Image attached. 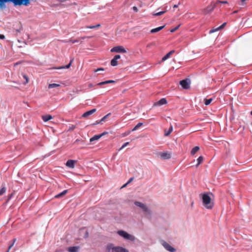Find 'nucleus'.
Instances as JSON below:
<instances>
[{
	"instance_id": "27",
	"label": "nucleus",
	"mask_w": 252,
	"mask_h": 252,
	"mask_svg": "<svg viewBox=\"0 0 252 252\" xmlns=\"http://www.w3.org/2000/svg\"><path fill=\"white\" fill-rule=\"evenodd\" d=\"M118 64L117 60L113 58L111 61V65L113 66H115Z\"/></svg>"
},
{
	"instance_id": "2",
	"label": "nucleus",
	"mask_w": 252,
	"mask_h": 252,
	"mask_svg": "<svg viewBox=\"0 0 252 252\" xmlns=\"http://www.w3.org/2000/svg\"><path fill=\"white\" fill-rule=\"evenodd\" d=\"M8 1L12 2L15 5L28 6L30 4L29 0H0V2H7Z\"/></svg>"
},
{
	"instance_id": "48",
	"label": "nucleus",
	"mask_w": 252,
	"mask_h": 252,
	"mask_svg": "<svg viewBox=\"0 0 252 252\" xmlns=\"http://www.w3.org/2000/svg\"><path fill=\"white\" fill-rule=\"evenodd\" d=\"M133 9L134 11H138V9H137V8L136 6H133Z\"/></svg>"
},
{
	"instance_id": "24",
	"label": "nucleus",
	"mask_w": 252,
	"mask_h": 252,
	"mask_svg": "<svg viewBox=\"0 0 252 252\" xmlns=\"http://www.w3.org/2000/svg\"><path fill=\"white\" fill-rule=\"evenodd\" d=\"M72 61H73L72 60H71L70 63L68 64H67L65 66H61V67L58 68V69L69 68L72 63Z\"/></svg>"
},
{
	"instance_id": "45",
	"label": "nucleus",
	"mask_w": 252,
	"mask_h": 252,
	"mask_svg": "<svg viewBox=\"0 0 252 252\" xmlns=\"http://www.w3.org/2000/svg\"><path fill=\"white\" fill-rule=\"evenodd\" d=\"M225 24H226V23H223L222 25H221L220 26V27H219V28L220 29H220H222V28L224 27V26H225Z\"/></svg>"
},
{
	"instance_id": "50",
	"label": "nucleus",
	"mask_w": 252,
	"mask_h": 252,
	"mask_svg": "<svg viewBox=\"0 0 252 252\" xmlns=\"http://www.w3.org/2000/svg\"><path fill=\"white\" fill-rule=\"evenodd\" d=\"M127 184H127V183H126V184H125V185L122 187V188L126 187L127 186Z\"/></svg>"
},
{
	"instance_id": "21",
	"label": "nucleus",
	"mask_w": 252,
	"mask_h": 252,
	"mask_svg": "<svg viewBox=\"0 0 252 252\" xmlns=\"http://www.w3.org/2000/svg\"><path fill=\"white\" fill-rule=\"evenodd\" d=\"M114 82H115V81H113V80H107V81L100 82L97 84V85L101 86L103 85L107 84H109V83H114Z\"/></svg>"
},
{
	"instance_id": "46",
	"label": "nucleus",
	"mask_w": 252,
	"mask_h": 252,
	"mask_svg": "<svg viewBox=\"0 0 252 252\" xmlns=\"http://www.w3.org/2000/svg\"><path fill=\"white\" fill-rule=\"evenodd\" d=\"M133 180V178H130L128 182H127V184L130 183L132 180Z\"/></svg>"
},
{
	"instance_id": "57",
	"label": "nucleus",
	"mask_w": 252,
	"mask_h": 252,
	"mask_svg": "<svg viewBox=\"0 0 252 252\" xmlns=\"http://www.w3.org/2000/svg\"><path fill=\"white\" fill-rule=\"evenodd\" d=\"M31 0H29V1L30 2V1H31Z\"/></svg>"
},
{
	"instance_id": "14",
	"label": "nucleus",
	"mask_w": 252,
	"mask_h": 252,
	"mask_svg": "<svg viewBox=\"0 0 252 252\" xmlns=\"http://www.w3.org/2000/svg\"><path fill=\"white\" fill-rule=\"evenodd\" d=\"M103 136V134H98V135H95L93 137H92L90 139V142H93V141L98 140L102 136Z\"/></svg>"
},
{
	"instance_id": "23",
	"label": "nucleus",
	"mask_w": 252,
	"mask_h": 252,
	"mask_svg": "<svg viewBox=\"0 0 252 252\" xmlns=\"http://www.w3.org/2000/svg\"><path fill=\"white\" fill-rule=\"evenodd\" d=\"M67 192V190H64L63 192L59 193L58 194L56 195L55 196L56 198H59L60 197H62L63 195H64Z\"/></svg>"
},
{
	"instance_id": "47",
	"label": "nucleus",
	"mask_w": 252,
	"mask_h": 252,
	"mask_svg": "<svg viewBox=\"0 0 252 252\" xmlns=\"http://www.w3.org/2000/svg\"><path fill=\"white\" fill-rule=\"evenodd\" d=\"M5 38V36L2 34H0V39H3Z\"/></svg>"
},
{
	"instance_id": "10",
	"label": "nucleus",
	"mask_w": 252,
	"mask_h": 252,
	"mask_svg": "<svg viewBox=\"0 0 252 252\" xmlns=\"http://www.w3.org/2000/svg\"><path fill=\"white\" fill-rule=\"evenodd\" d=\"M190 81L189 79H186L180 81V84L184 89H188L190 87Z\"/></svg>"
},
{
	"instance_id": "37",
	"label": "nucleus",
	"mask_w": 252,
	"mask_h": 252,
	"mask_svg": "<svg viewBox=\"0 0 252 252\" xmlns=\"http://www.w3.org/2000/svg\"><path fill=\"white\" fill-rule=\"evenodd\" d=\"M219 30H220V29L219 28V27L218 28L215 29H212V30L210 31L209 33H213V32H215L216 31H219Z\"/></svg>"
},
{
	"instance_id": "11",
	"label": "nucleus",
	"mask_w": 252,
	"mask_h": 252,
	"mask_svg": "<svg viewBox=\"0 0 252 252\" xmlns=\"http://www.w3.org/2000/svg\"><path fill=\"white\" fill-rule=\"evenodd\" d=\"M96 111V109H93L90 111H88L86 112L85 113H84L82 115V117L88 118L89 116H90V115H92L94 112H95Z\"/></svg>"
},
{
	"instance_id": "52",
	"label": "nucleus",
	"mask_w": 252,
	"mask_h": 252,
	"mask_svg": "<svg viewBox=\"0 0 252 252\" xmlns=\"http://www.w3.org/2000/svg\"><path fill=\"white\" fill-rule=\"evenodd\" d=\"M93 85L92 84H89V87H93Z\"/></svg>"
},
{
	"instance_id": "40",
	"label": "nucleus",
	"mask_w": 252,
	"mask_h": 252,
	"mask_svg": "<svg viewBox=\"0 0 252 252\" xmlns=\"http://www.w3.org/2000/svg\"><path fill=\"white\" fill-rule=\"evenodd\" d=\"M179 27H180V26L179 25V26H178L177 27H176V28H174V29H172V30H171V32H175V31H176V30H177L179 28Z\"/></svg>"
},
{
	"instance_id": "31",
	"label": "nucleus",
	"mask_w": 252,
	"mask_h": 252,
	"mask_svg": "<svg viewBox=\"0 0 252 252\" xmlns=\"http://www.w3.org/2000/svg\"><path fill=\"white\" fill-rule=\"evenodd\" d=\"M111 115V113H109L104 116L100 120L99 123H101L102 122H104L105 120Z\"/></svg>"
},
{
	"instance_id": "12",
	"label": "nucleus",
	"mask_w": 252,
	"mask_h": 252,
	"mask_svg": "<svg viewBox=\"0 0 252 252\" xmlns=\"http://www.w3.org/2000/svg\"><path fill=\"white\" fill-rule=\"evenodd\" d=\"M75 162L76 161L74 160L69 159L66 162V165L68 167L73 168L74 167V164Z\"/></svg>"
},
{
	"instance_id": "39",
	"label": "nucleus",
	"mask_w": 252,
	"mask_h": 252,
	"mask_svg": "<svg viewBox=\"0 0 252 252\" xmlns=\"http://www.w3.org/2000/svg\"><path fill=\"white\" fill-rule=\"evenodd\" d=\"M104 69L103 68H98L97 69H95L94 70V71L95 72H97L98 71H104Z\"/></svg>"
},
{
	"instance_id": "1",
	"label": "nucleus",
	"mask_w": 252,
	"mask_h": 252,
	"mask_svg": "<svg viewBox=\"0 0 252 252\" xmlns=\"http://www.w3.org/2000/svg\"><path fill=\"white\" fill-rule=\"evenodd\" d=\"M200 197L201 198L203 206L207 209H212L214 203L212 198L213 194L211 192H206L200 194Z\"/></svg>"
},
{
	"instance_id": "6",
	"label": "nucleus",
	"mask_w": 252,
	"mask_h": 252,
	"mask_svg": "<svg viewBox=\"0 0 252 252\" xmlns=\"http://www.w3.org/2000/svg\"><path fill=\"white\" fill-rule=\"evenodd\" d=\"M160 244L167 251L170 252H176V250L173 247H172L170 245H169L168 243L165 242L164 240L160 241Z\"/></svg>"
},
{
	"instance_id": "30",
	"label": "nucleus",
	"mask_w": 252,
	"mask_h": 252,
	"mask_svg": "<svg viewBox=\"0 0 252 252\" xmlns=\"http://www.w3.org/2000/svg\"><path fill=\"white\" fill-rule=\"evenodd\" d=\"M59 86H60L59 84L53 83V84H49L48 88H49V89H51V88H55V87H59Z\"/></svg>"
},
{
	"instance_id": "25",
	"label": "nucleus",
	"mask_w": 252,
	"mask_h": 252,
	"mask_svg": "<svg viewBox=\"0 0 252 252\" xmlns=\"http://www.w3.org/2000/svg\"><path fill=\"white\" fill-rule=\"evenodd\" d=\"M212 100H213V98H209V99L205 98V99H204V103L206 105H208L211 103V102L212 101Z\"/></svg>"
},
{
	"instance_id": "5",
	"label": "nucleus",
	"mask_w": 252,
	"mask_h": 252,
	"mask_svg": "<svg viewBox=\"0 0 252 252\" xmlns=\"http://www.w3.org/2000/svg\"><path fill=\"white\" fill-rule=\"evenodd\" d=\"M134 204L136 206L140 208L146 215H150V210L145 204L138 201H135Z\"/></svg>"
},
{
	"instance_id": "7",
	"label": "nucleus",
	"mask_w": 252,
	"mask_h": 252,
	"mask_svg": "<svg viewBox=\"0 0 252 252\" xmlns=\"http://www.w3.org/2000/svg\"><path fill=\"white\" fill-rule=\"evenodd\" d=\"M157 155L163 160L170 159L171 157V154L168 152H158Z\"/></svg>"
},
{
	"instance_id": "8",
	"label": "nucleus",
	"mask_w": 252,
	"mask_h": 252,
	"mask_svg": "<svg viewBox=\"0 0 252 252\" xmlns=\"http://www.w3.org/2000/svg\"><path fill=\"white\" fill-rule=\"evenodd\" d=\"M111 52H116V53H125L126 52V50L124 48L123 46H118L113 47L111 49Z\"/></svg>"
},
{
	"instance_id": "26",
	"label": "nucleus",
	"mask_w": 252,
	"mask_h": 252,
	"mask_svg": "<svg viewBox=\"0 0 252 252\" xmlns=\"http://www.w3.org/2000/svg\"><path fill=\"white\" fill-rule=\"evenodd\" d=\"M172 130H173V127H172V126H171L170 127H169V130H168V131H165V132L164 133V135L166 136H168L171 133Z\"/></svg>"
},
{
	"instance_id": "28",
	"label": "nucleus",
	"mask_w": 252,
	"mask_h": 252,
	"mask_svg": "<svg viewBox=\"0 0 252 252\" xmlns=\"http://www.w3.org/2000/svg\"><path fill=\"white\" fill-rule=\"evenodd\" d=\"M143 125V123H139L138 124H137L132 129V131H135L137 129H138V128H139L140 126H142Z\"/></svg>"
},
{
	"instance_id": "34",
	"label": "nucleus",
	"mask_w": 252,
	"mask_h": 252,
	"mask_svg": "<svg viewBox=\"0 0 252 252\" xmlns=\"http://www.w3.org/2000/svg\"><path fill=\"white\" fill-rule=\"evenodd\" d=\"M129 144V142H126L119 149V151H121L122 149H123L125 147L127 146Z\"/></svg>"
},
{
	"instance_id": "55",
	"label": "nucleus",
	"mask_w": 252,
	"mask_h": 252,
	"mask_svg": "<svg viewBox=\"0 0 252 252\" xmlns=\"http://www.w3.org/2000/svg\"><path fill=\"white\" fill-rule=\"evenodd\" d=\"M251 114L252 115V111H251Z\"/></svg>"
},
{
	"instance_id": "38",
	"label": "nucleus",
	"mask_w": 252,
	"mask_h": 252,
	"mask_svg": "<svg viewBox=\"0 0 252 252\" xmlns=\"http://www.w3.org/2000/svg\"><path fill=\"white\" fill-rule=\"evenodd\" d=\"M79 41V40H73V39H70L68 41V42H70L72 43H77Z\"/></svg>"
},
{
	"instance_id": "15",
	"label": "nucleus",
	"mask_w": 252,
	"mask_h": 252,
	"mask_svg": "<svg viewBox=\"0 0 252 252\" xmlns=\"http://www.w3.org/2000/svg\"><path fill=\"white\" fill-rule=\"evenodd\" d=\"M174 52V50H172L168 52L166 55H165L162 59V61H165L167 59H168L169 58H170V56L173 54V53Z\"/></svg>"
},
{
	"instance_id": "3",
	"label": "nucleus",
	"mask_w": 252,
	"mask_h": 252,
	"mask_svg": "<svg viewBox=\"0 0 252 252\" xmlns=\"http://www.w3.org/2000/svg\"><path fill=\"white\" fill-rule=\"evenodd\" d=\"M107 250L112 252H128L126 249L121 247H114L113 244H109L107 246Z\"/></svg>"
},
{
	"instance_id": "9",
	"label": "nucleus",
	"mask_w": 252,
	"mask_h": 252,
	"mask_svg": "<svg viewBox=\"0 0 252 252\" xmlns=\"http://www.w3.org/2000/svg\"><path fill=\"white\" fill-rule=\"evenodd\" d=\"M217 2H212L210 5H209V6H208L204 10V13L205 14H207V13H210L211 12H212L214 9L217 6Z\"/></svg>"
},
{
	"instance_id": "41",
	"label": "nucleus",
	"mask_w": 252,
	"mask_h": 252,
	"mask_svg": "<svg viewBox=\"0 0 252 252\" xmlns=\"http://www.w3.org/2000/svg\"><path fill=\"white\" fill-rule=\"evenodd\" d=\"M75 128V126H74V125H71V126H69V130H73Z\"/></svg>"
},
{
	"instance_id": "17",
	"label": "nucleus",
	"mask_w": 252,
	"mask_h": 252,
	"mask_svg": "<svg viewBox=\"0 0 252 252\" xmlns=\"http://www.w3.org/2000/svg\"><path fill=\"white\" fill-rule=\"evenodd\" d=\"M164 27V26H160V27H158L155 29H153L151 30L150 32H151V33H155L156 32H158L160 31V30H161L162 29H163Z\"/></svg>"
},
{
	"instance_id": "51",
	"label": "nucleus",
	"mask_w": 252,
	"mask_h": 252,
	"mask_svg": "<svg viewBox=\"0 0 252 252\" xmlns=\"http://www.w3.org/2000/svg\"><path fill=\"white\" fill-rule=\"evenodd\" d=\"M106 133H107L106 132H104L102 133H101V134H103V135H104L106 134Z\"/></svg>"
},
{
	"instance_id": "42",
	"label": "nucleus",
	"mask_w": 252,
	"mask_h": 252,
	"mask_svg": "<svg viewBox=\"0 0 252 252\" xmlns=\"http://www.w3.org/2000/svg\"><path fill=\"white\" fill-rule=\"evenodd\" d=\"M120 58H121V56L119 55H116L114 57V58H115L117 60H118V59H120Z\"/></svg>"
},
{
	"instance_id": "32",
	"label": "nucleus",
	"mask_w": 252,
	"mask_h": 252,
	"mask_svg": "<svg viewBox=\"0 0 252 252\" xmlns=\"http://www.w3.org/2000/svg\"><path fill=\"white\" fill-rule=\"evenodd\" d=\"M100 26V24H97L95 26H87L86 27V28L87 29H94L96 28H98Z\"/></svg>"
},
{
	"instance_id": "36",
	"label": "nucleus",
	"mask_w": 252,
	"mask_h": 252,
	"mask_svg": "<svg viewBox=\"0 0 252 252\" xmlns=\"http://www.w3.org/2000/svg\"><path fill=\"white\" fill-rule=\"evenodd\" d=\"M216 2H217V5L219 3L226 4V3H228V2L227 1H220V0H218V1H216Z\"/></svg>"
},
{
	"instance_id": "22",
	"label": "nucleus",
	"mask_w": 252,
	"mask_h": 252,
	"mask_svg": "<svg viewBox=\"0 0 252 252\" xmlns=\"http://www.w3.org/2000/svg\"><path fill=\"white\" fill-rule=\"evenodd\" d=\"M80 233H84V235L83 236L84 238H86L88 237V231L85 228L81 229L80 230Z\"/></svg>"
},
{
	"instance_id": "33",
	"label": "nucleus",
	"mask_w": 252,
	"mask_h": 252,
	"mask_svg": "<svg viewBox=\"0 0 252 252\" xmlns=\"http://www.w3.org/2000/svg\"><path fill=\"white\" fill-rule=\"evenodd\" d=\"M6 191V188L5 187H2L0 189V196L2 195Z\"/></svg>"
},
{
	"instance_id": "54",
	"label": "nucleus",
	"mask_w": 252,
	"mask_h": 252,
	"mask_svg": "<svg viewBox=\"0 0 252 252\" xmlns=\"http://www.w3.org/2000/svg\"><path fill=\"white\" fill-rule=\"evenodd\" d=\"M11 196H12V195H10L9 196L8 199H9L11 197Z\"/></svg>"
},
{
	"instance_id": "49",
	"label": "nucleus",
	"mask_w": 252,
	"mask_h": 252,
	"mask_svg": "<svg viewBox=\"0 0 252 252\" xmlns=\"http://www.w3.org/2000/svg\"><path fill=\"white\" fill-rule=\"evenodd\" d=\"M130 133V131H128L124 133V135H127Z\"/></svg>"
},
{
	"instance_id": "4",
	"label": "nucleus",
	"mask_w": 252,
	"mask_h": 252,
	"mask_svg": "<svg viewBox=\"0 0 252 252\" xmlns=\"http://www.w3.org/2000/svg\"><path fill=\"white\" fill-rule=\"evenodd\" d=\"M117 233L122 237L125 239L133 241L135 240V237L124 230H119L117 232Z\"/></svg>"
},
{
	"instance_id": "19",
	"label": "nucleus",
	"mask_w": 252,
	"mask_h": 252,
	"mask_svg": "<svg viewBox=\"0 0 252 252\" xmlns=\"http://www.w3.org/2000/svg\"><path fill=\"white\" fill-rule=\"evenodd\" d=\"M166 11H167V10H166V9H165L164 10H163V11H161L158 12H154L153 13V15L155 16H160V15L163 14Z\"/></svg>"
},
{
	"instance_id": "29",
	"label": "nucleus",
	"mask_w": 252,
	"mask_h": 252,
	"mask_svg": "<svg viewBox=\"0 0 252 252\" xmlns=\"http://www.w3.org/2000/svg\"><path fill=\"white\" fill-rule=\"evenodd\" d=\"M203 158L202 156L199 157L197 160V164H196V166L197 167L203 161Z\"/></svg>"
},
{
	"instance_id": "53",
	"label": "nucleus",
	"mask_w": 252,
	"mask_h": 252,
	"mask_svg": "<svg viewBox=\"0 0 252 252\" xmlns=\"http://www.w3.org/2000/svg\"><path fill=\"white\" fill-rule=\"evenodd\" d=\"M178 7V5H174L173 7L174 8H177Z\"/></svg>"
},
{
	"instance_id": "20",
	"label": "nucleus",
	"mask_w": 252,
	"mask_h": 252,
	"mask_svg": "<svg viewBox=\"0 0 252 252\" xmlns=\"http://www.w3.org/2000/svg\"><path fill=\"white\" fill-rule=\"evenodd\" d=\"M199 149L198 146L194 147L191 151V155H194L199 151Z\"/></svg>"
},
{
	"instance_id": "16",
	"label": "nucleus",
	"mask_w": 252,
	"mask_h": 252,
	"mask_svg": "<svg viewBox=\"0 0 252 252\" xmlns=\"http://www.w3.org/2000/svg\"><path fill=\"white\" fill-rule=\"evenodd\" d=\"M42 118L44 122H47V121H49L50 120L52 119V117L51 115H45L42 116Z\"/></svg>"
},
{
	"instance_id": "44",
	"label": "nucleus",
	"mask_w": 252,
	"mask_h": 252,
	"mask_svg": "<svg viewBox=\"0 0 252 252\" xmlns=\"http://www.w3.org/2000/svg\"><path fill=\"white\" fill-rule=\"evenodd\" d=\"M225 24H226V23H223L222 25H221L220 26V27H219V28L220 29H220H222V28L224 27V26H225Z\"/></svg>"
},
{
	"instance_id": "13",
	"label": "nucleus",
	"mask_w": 252,
	"mask_h": 252,
	"mask_svg": "<svg viewBox=\"0 0 252 252\" xmlns=\"http://www.w3.org/2000/svg\"><path fill=\"white\" fill-rule=\"evenodd\" d=\"M66 250L68 252H78L79 250V247H78V246L70 247L67 248Z\"/></svg>"
},
{
	"instance_id": "35",
	"label": "nucleus",
	"mask_w": 252,
	"mask_h": 252,
	"mask_svg": "<svg viewBox=\"0 0 252 252\" xmlns=\"http://www.w3.org/2000/svg\"><path fill=\"white\" fill-rule=\"evenodd\" d=\"M16 241V239L13 240V242L12 244H11L9 246L7 251H8V252H9L10 250L11 249V248L13 246L14 243Z\"/></svg>"
},
{
	"instance_id": "56",
	"label": "nucleus",
	"mask_w": 252,
	"mask_h": 252,
	"mask_svg": "<svg viewBox=\"0 0 252 252\" xmlns=\"http://www.w3.org/2000/svg\"><path fill=\"white\" fill-rule=\"evenodd\" d=\"M6 252H8V251H7Z\"/></svg>"
},
{
	"instance_id": "18",
	"label": "nucleus",
	"mask_w": 252,
	"mask_h": 252,
	"mask_svg": "<svg viewBox=\"0 0 252 252\" xmlns=\"http://www.w3.org/2000/svg\"><path fill=\"white\" fill-rule=\"evenodd\" d=\"M166 103H167V101H166V99L164 98H161V99H160L159 101H158L157 102V105H162L166 104Z\"/></svg>"
},
{
	"instance_id": "43",
	"label": "nucleus",
	"mask_w": 252,
	"mask_h": 252,
	"mask_svg": "<svg viewBox=\"0 0 252 252\" xmlns=\"http://www.w3.org/2000/svg\"><path fill=\"white\" fill-rule=\"evenodd\" d=\"M23 77L26 79V82L28 83V77L25 75V74L23 75Z\"/></svg>"
}]
</instances>
